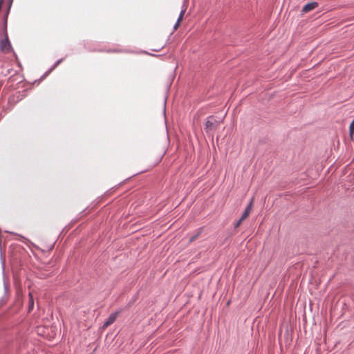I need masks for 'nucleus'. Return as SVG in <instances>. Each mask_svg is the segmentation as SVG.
Returning a JSON list of instances; mask_svg holds the SVG:
<instances>
[{"instance_id": "obj_1", "label": "nucleus", "mask_w": 354, "mask_h": 354, "mask_svg": "<svg viewBox=\"0 0 354 354\" xmlns=\"http://www.w3.org/2000/svg\"><path fill=\"white\" fill-rule=\"evenodd\" d=\"M220 123L221 122L216 120L214 115H210L207 118L205 130L207 133L214 131L218 127Z\"/></svg>"}, {"instance_id": "obj_2", "label": "nucleus", "mask_w": 354, "mask_h": 354, "mask_svg": "<svg viewBox=\"0 0 354 354\" xmlns=\"http://www.w3.org/2000/svg\"><path fill=\"white\" fill-rule=\"evenodd\" d=\"M12 50V46L10 42L8 39V37L7 33L5 35V38L1 39L0 41V51L8 53H10Z\"/></svg>"}, {"instance_id": "obj_3", "label": "nucleus", "mask_w": 354, "mask_h": 354, "mask_svg": "<svg viewBox=\"0 0 354 354\" xmlns=\"http://www.w3.org/2000/svg\"><path fill=\"white\" fill-rule=\"evenodd\" d=\"M121 311V310H119L112 313L103 324L102 328L105 329L111 324H112L116 320Z\"/></svg>"}, {"instance_id": "obj_4", "label": "nucleus", "mask_w": 354, "mask_h": 354, "mask_svg": "<svg viewBox=\"0 0 354 354\" xmlns=\"http://www.w3.org/2000/svg\"><path fill=\"white\" fill-rule=\"evenodd\" d=\"M318 6V3L315 1L308 3L303 7L302 12L304 13H307L317 8Z\"/></svg>"}, {"instance_id": "obj_5", "label": "nucleus", "mask_w": 354, "mask_h": 354, "mask_svg": "<svg viewBox=\"0 0 354 354\" xmlns=\"http://www.w3.org/2000/svg\"><path fill=\"white\" fill-rule=\"evenodd\" d=\"M254 198H252L242 214V219H246L251 212L253 206Z\"/></svg>"}, {"instance_id": "obj_6", "label": "nucleus", "mask_w": 354, "mask_h": 354, "mask_svg": "<svg viewBox=\"0 0 354 354\" xmlns=\"http://www.w3.org/2000/svg\"><path fill=\"white\" fill-rule=\"evenodd\" d=\"M203 232V227H200L198 228L196 232V234H194L189 239V242H193L195 240H196L198 239V237Z\"/></svg>"}, {"instance_id": "obj_7", "label": "nucleus", "mask_w": 354, "mask_h": 354, "mask_svg": "<svg viewBox=\"0 0 354 354\" xmlns=\"http://www.w3.org/2000/svg\"><path fill=\"white\" fill-rule=\"evenodd\" d=\"M185 10H182L180 13V15L177 19V21L176 23L175 24L174 26V30H176L178 28V27L179 26V24L180 23V21H182L183 19V15L185 14Z\"/></svg>"}, {"instance_id": "obj_8", "label": "nucleus", "mask_w": 354, "mask_h": 354, "mask_svg": "<svg viewBox=\"0 0 354 354\" xmlns=\"http://www.w3.org/2000/svg\"><path fill=\"white\" fill-rule=\"evenodd\" d=\"M29 302H28V310L30 311L33 309L34 307V300L32 294L31 292L29 293Z\"/></svg>"}, {"instance_id": "obj_9", "label": "nucleus", "mask_w": 354, "mask_h": 354, "mask_svg": "<svg viewBox=\"0 0 354 354\" xmlns=\"http://www.w3.org/2000/svg\"><path fill=\"white\" fill-rule=\"evenodd\" d=\"M349 135L351 138L353 139L354 135V120L352 121L349 127Z\"/></svg>"}, {"instance_id": "obj_10", "label": "nucleus", "mask_w": 354, "mask_h": 354, "mask_svg": "<svg viewBox=\"0 0 354 354\" xmlns=\"http://www.w3.org/2000/svg\"><path fill=\"white\" fill-rule=\"evenodd\" d=\"M101 52H106L109 53H121L122 50L121 49L114 48V49H107L106 50H100Z\"/></svg>"}, {"instance_id": "obj_11", "label": "nucleus", "mask_w": 354, "mask_h": 354, "mask_svg": "<svg viewBox=\"0 0 354 354\" xmlns=\"http://www.w3.org/2000/svg\"><path fill=\"white\" fill-rule=\"evenodd\" d=\"M62 61V59H60L57 60L55 64L53 66V67L50 69L49 71H48V73H49L50 71H52L53 69H55Z\"/></svg>"}, {"instance_id": "obj_12", "label": "nucleus", "mask_w": 354, "mask_h": 354, "mask_svg": "<svg viewBox=\"0 0 354 354\" xmlns=\"http://www.w3.org/2000/svg\"><path fill=\"white\" fill-rule=\"evenodd\" d=\"M283 331L284 332V336H286L288 334V327L285 325H283L280 328V333Z\"/></svg>"}, {"instance_id": "obj_13", "label": "nucleus", "mask_w": 354, "mask_h": 354, "mask_svg": "<svg viewBox=\"0 0 354 354\" xmlns=\"http://www.w3.org/2000/svg\"><path fill=\"white\" fill-rule=\"evenodd\" d=\"M244 220L245 219H242V217H241L240 219L234 224V227L237 228L238 227H239Z\"/></svg>"}, {"instance_id": "obj_14", "label": "nucleus", "mask_w": 354, "mask_h": 354, "mask_svg": "<svg viewBox=\"0 0 354 354\" xmlns=\"http://www.w3.org/2000/svg\"><path fill=\"white\" fill-rule=\"evenodd\" d=\"M10 3H12V2H10ZM10 5H11V4H10ZM10 6H8V9H10ZM8 12H9V10H8ZM8 12H7V14H8Z\"/></svg>"}]
</instances>
